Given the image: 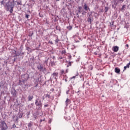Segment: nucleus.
<instances>
[{"label": "nucleus", "mask_w": 130, "mask_h": 130, "mask_svg": "<svg viewBox=\"0 0 130 130\" xmlns=\"http://www.w3.org/2000/svg\"><path fill=\"white\" fill-rule=\"evenodd\" d=\"M38 115L39 114L38 112H35L34 113H32V115L34 118H35V119H37Z\"/></svg>", "instance_id": "obj_21"}, {"label": "nucleus", "mask_w": 130, "mask_h": 130, "mask_svg": "<svg viewBox=\"0 0 130 130\" xmlns=\"http://www.w3.org/2000/svg\"><path fill=\"white\" fill-rule=\"evenodd\" d=\"M82 9V6L78 7V10H77V11L76 12V16H77V17H79V14H80V13H81Z\"/></svg>", "instance_id": "obj_10"}, {"label": "nucleus", "mask_w": 130, "mask_h": 130, "mask_svg": "<svg viewBox=\"0 0 130 130\" xmlns=\"http://www.w3.org/2000/svg\"><path fill=\"white\" fill-rule=\"evenodd\" d=\"M129 66H130V62L128 63L126 65V68H129Z\"/></svg>", "instance_id": "obj_44"}, {"label": "nucleus", "mask_w": 130, "mask_h": 130, "mask_svg": "<svg viewBox=\"0 0 130 130\" xmlns=\"http://www.w3.org/2000/svg\"><path fill=\"white\" fill-rule=\"evenodd\" d=\"M105 58H106V59H107V58H108V55H107V54H105Z\"/></svg>", "instance_id": "obj_52"}, {"label": "nucleus", "mask_w": 130, "mask_h": 130, "mask_svg": "<svg viewBox=\"0 0 130 130\" xmlns=\"http://www.w3.org/2000/svg\"><path fill=\"white\" fill-rule=\"evenodd\" d=\"M114 21H112V22H110V25L112 27L114 25Z\"/></svg>", "instance_id": "obj_37"}, {"label": "nucleus", "mask_w": 130, "mask_h": 130, "mask_svg": "<svg viewBox=\"0 0 130 130\" xmlns=\"http://www.w3.org/2000/svg\"><path fill=\"white\" fill-rule=\"evenodd\" d=\"M109 10V7H108V6H105L104 11H105V13H107Z\"/></svg>", "instance_id": "obj_29"}, {"label": "nucleus", "mask_w": 130, "mask_h": 130, "mask_svg": "<svg viewBox=\"0 0 130 130\" xmlns=\"http://www.w3.org/2000/svg\"><path fill=\"white\" fill-rule=\"evenodd\" d=\"M77 75H75V76H72V77H71V79H73V78H75V77H76Z\"/></svg>", "instance_id": "obj_55"}, {"label": "nucleus", "mask_w": 130, "mask_h": 130, "mask_svg": "<svg viewBox=\"0 0 130 130\" xmlns=\"http://www.w3.org/2000/svg\"><path fill=\"white\" fill-rule=\"evenodd\" d=\"M67 28L68 29V30H72L73 27L72 25H69V26H67Z\"/></svg>", "instance_id": "obj_31"}, {"label": "nucleus", "mask_w": 130, "mask_h": 130, "mask_svg": "<svg viewBox=\"0 0 130 130\" xmlns=\"http://www.w3.org/2000/svg\"><path fill=\"white\" fill-rule=\"evenodd\" d=\"M17 5H23V4H22V1L21 0H19L18 1V2H17Z\"/></svg>", "instance_id": "obj_35"}, {"label": "nucleus", "mask_w": 130, "mask_h": 130, "mask_svg": "<svg viewBox=\"0 0 130 130\" xmlns=\"http://www.w3.org/2000/svg\"><path fill=\"white\" fill-rule=\"evenodd\" d=\"M119 48L118 47V46H115L113 47L112 50L114 52H117L119 50Z\"/></svg>", "instance_id": "obj_17"}, {"label": "nucleus", "mask_w": 130, "mask_h": 130, "mask_svg": "<svg viewBox=\"0 0 130 130\" xmlns=\"http://www.w3.org/2000/svg\"><path fill=\"white\" fill-rule=\"evenodd\" d=\"M25 18H29V14H25Z\"/></svg>", "instance_id": "obj_48"}, {"label": "nucleus", "mask_w": 130, "mask_h": 130, "mask_svg": "<svg viewBox=\"0 0 130 130\" xmlns=\"http://www.w3.org/2000/svg\"><path fill=\"white\" fill-rule=\"evenodd\" d=\"M83 7L84 9V11H82V15H85V14H86V11H88V10L89 11H91L90 9L89 8V7L88 6H87V3H84Z\"/></svg>", "instance_id": "obj_7"}, {"label": "nucleus", "mask_w": 130, "mask_h": 130, "mask_svg": "<svg viewBox=\"0 0 130 130\" xmlns=\"http://www.w3.org/2000/svg\"><path fill=\"white\" fill-rule=\"evenodd\" d=\"M93 12L91 11L87 13V21L89 23V24H92V21H93V16L92 15Z\"/></svg>", "instance_id": "obj_6"}, {"label": "nucleus", "mask_w": 130, "mask_h": 130, "mask_svg": "<svg viewBox=\"0 0 130 130\" xmlns=\"http://www.w3.org/2000/svg\"><path fill=\"white\" fill-rule=\"evenodd\" d=\"M48 59H47L46 60H45L44 63H46V64H48Z\"/></svg>", "instance_id": "obj_50"}, {"label": "nucleus", "mask_w": 130, "mask_h": 130, "mask_svg": "<svg viewBox=\"0 0 130 130\" xmlns=\"http://www.w3.org/2000/svg\"><path fill=\"white\" fill-rule=\"evenodd\" d=\"M69 66H72V62H71V61H69L67 64V67H69Z\"/></svg>", "instance_id": "obj_36"}, {"label": "nucleus", "mask_w": 130, "mask_h": 130, "mask_svg": "<svg viewBox=\"0 0 130 130\" xmlns=\"http://www.w3.org/2000/svg\"><path fill=\"white\" fill-rule=\"evenodd\" d=\"M51 76L52 77H56V76H58V72H54L52 74Z\"/></svg>", "instance_id": "obj_24"}, {"label": "nucleus", "mask_w": 130, "mask_h": 130, "mask_svg": "<svg viewBox=\"0 0 130 130\" xmlns=\"http://www.w3.org/2000/svg\"><path fill=\"white\" fill-rule=\"evenodd\" d=\"M13 53L14 54L13 57L14 59H12V63H14L17 59L18 56H20L22 58H23L25 53L23 52V45H21L20 47V51H17V50H13Z\"/></svg>", "instance_id": "obj_3"}, {"label": "nucleus", "mask_w": 130, "mask_h": 130, "mask_svg": "<svg viewBox=\"0 0 130 130\" xmlns=\"http://www.w3.org/2000/svg\"><path fill=\"white\" fill-rule=\"evenodd\" d=\"M38 69L40 70V71H42L43 72H44V71H46V68H45V67H43L42 65H40V66H38Z\"/></svg>", "instance_id": "obj_11"}, {"label": "nucleus", "mask_w": 130, "mask_h": 130, "mask_svg": "<svg viewBox=\"0 0 130 130\" xmlns=\"http://www.w3.org/2000/svg\"><path fill=\"white\" fill-rule=\"evenodd\" d=\"M19 120V116H18H18L16 118V121H18Z\"/></svg>", "instance_id": "obj_58"}, {"label": "nucleus", "mask_w": 130, "mask_h": 130, "mask_svg": "<svg viewBox=\"0 0 130 130\" xmlns=\"http://www.w3.org/2000/svg\"><path fill=\"white\" fill-rule=\"evenodd\" d=\"M50 90H51V91H54V88H51Z\"/></svg>", "instance_id": "obj_61"}, {"label": "nucleus", "mask_w": 130, "mask_h": 130, "mask_svg": "<svg viewBox=\"0 0 130 130\" xmlns=\"http://www.w3.org/2000/svg\"><path fill=\"white\" fill-rule=\"evenodd\" d=\"M68 72H69V69H66L65 73H68Z\"/></svg>", "instance_id": "obj_54"}, {"label": "nucleus", "mask_w": 130, "mask_h": 130, "mask_svg": "<svg viewBox=\"0 0 130 130\" xmlns=\"http://www.w3.org/2000/svg\"><path fill=\"white\" fill-rule=\"evenodd\" d=\"M45 118H43V119L41 118L40 119V122L41 123V122H42L43 121H45Z\"/></svg>", "instance_id": "obj_40"}, {"label": "nucleus", "mask_w": 130, "mask_h": 130, "mask_svg": "<svg viewBox=\"0 0 130 130\" xmlns=\"http://www.w3.org/2000/svg\"><path fill=\"white\" fill-rule=\"evenodd\" d=\"M49 106V105L48 104H47L46 105H44V108H47V107H48Z\"/></svg>", "instance_id": "obj_42"}, {"label": "nucleus", "mask_w": 130, "mask_h": 130, "mask_svg": "<svg viewBox=\"0 0 130 130\" xmlns=\"http://www.w3.org/2000/svg\"><path fill=\"white\" fill-rule=\"evenodd\" d=\"M50 64L51 66H54V65H55L54 61H50Z\"/></svg>", "instance_id": "obj_33"}, {"label": "nucleus", "mask_w": 130, "mask_h": 130, "mask_svg": "<svg viewBox=\"0 0 130 130\" xmlns=\"http://www.w3.org/2000/svg\"><path fill=\"white\" fill-rule=\"evenodd\" d=\"M50 44H51V45H53V42L51 41H50L49 42Z\"/></svg>", "instance_id": "obj_59"}, {"label": "nucleus", "mask_w": 130, "mask_h": 130, "mask_svg": "<svg viewBox=\"0 0 130 130\" xmlns=\"http://www.w3.org/2000/svg\"><path fill=\"white\" fill-rule=\"evenodd\" d=\"M16 125L15 123H14L12 125V128H16Z\"/></svg>", "instance_id": "obj_38"}, {"label": "nucleus", "mask_w": 130, "mask_h": 130, "mask_svg": "<svg viewBox=\"0 0 130 130\" xmlns=\"http://www.w3.org/2000/svg\"><path fill=\"white\" fill-rule=\"evenodd\" d=\"M11 93L14 98H17V90L15 87H12L11 89Z\"/></svg>", "instance_id": "obj_8"}, {"label": "nucleus", "mask_w": 130, "mask_h": 130, "mask_svg": "<svg viewBox=\"0 0 130 130\" xmlns=\"http://www.w3.org/2000/svg\"><path fill=\"white\" fill-rule=\"evenodd\" d=\"M30 112H28L27 113V116H29V115H30Z\"/></svg>", "instance_id": "obj_62"}, {"label": "nucleus", "mask_w": 130, "mask_h": 130, "mask_svg": "<svg viewBox=\"0 0 130 130\" xmlns=\"http://www.w3.org/2000/svg\"><path fill=\"white\" fill-rule=\"evenodd\" d=\"M21 101L22 103H25L26 101V97L23 94L21 96Z\"/></svg>", "instance_id": "obj_18"}, {"label": "nucleus", "mask_w": 130, "mask_h": 130, "mask_svg": "<svg viewBox=\"0 0 130 130\" xmlns=\"http://www.w3.org/2000/svg\"><path fill=\"white\" fill-rule=\"evenodd\" d=\"M35 105L36 106L37 110H42V102L41 99L37 98L35 100Z\"/></svg>", "instance_id": "obj_4"}, {"label": "nucleus", "mask_w": 130, "mask_h": 130, "mask_svg": "<svg viewBox=\"0 0 130 130\" xmlns=\"http://www.w3.org/2000/svg\"><path fill=\"white\" fill-rule=\"evenodd\" d=\"M31 1H32V2H35V0H31Z\"/></svg>", "instance_id": "obj_64"}, {"label": "nucleus", "mask_w": 130, "mask_h": 130, "mask_svg": "<svg viewBox=\"0 0 130 130\" xmlns=\"http://www.w3.org/2000/svg\"><path fill=\"white\" fill-rule=\"evenodd\" d=\"M118 4V0H114L113 1V4L112 5L113 7H115L116 8V6H117Z\"/></svg>", "instance_id": "obj_15"}, {"label": "nucleus", "mask_w": 130, "mask_h": 130, "mask_svg": "<svg viewBox=\"0 0 130 130\" xmlns=\"http://www.w3.org/2000/svg\"><path fill=\"white\" fill-rule=\"evenodd\" d=\"M126 49H128L129 45L128 44H126Z\"/></svg>", "instance_id": "obj_53"}, {"label": "nucleus", "mask_w": 130, "mask_h": 130, "mask_svg": "<svg viewBox=\"0 0 130 130\" xmlns=\"http://www.w3.org/2000/svg\"><path fill=\"white\" fill-rule=\"evenodd\" d=\"M23 112L19 111L18 112V117L19 118H22L23 117Z\"/></svg>", "instance_id": "obj_25"}, {"label": "nucleus", "mask_w": 130, "mask_h": 130, "mask_svg": "<svg viewBox=\"0 0 130 130\" xmlns=\"http://www.w3.org/2000/svg\"><path fill=\"white\" fill-rule=\"evenodd\" d=\"M28 102L32 101L34 99V95L32 94H29L28 95Z\"/></svg>", "instance_id": "obj_16"}, {"label": "nucleus", "mask_w": 130, "mask_h": 130, "mask_svg": "<svg viewBox=\"0 0 130 130\" xmlns=\"http://www.w3.org/2000/svg\"><path fill=\"white\" fill-rule=\"evenodd\" d=\"M82 77H83V80H84V77H83V76H82V75H81L80 76V78H82Z\"/></svg>", "instance_id": "obj_60"}, {"label": "nucleus", "mask_w": 130, "mask_h": 130, "mask_svg": "<svg viewBox=\"0 0 130 130\" xmlns=\"http://www.w3.org/2000/svg\"><path fill=\"white\" fill-rule=\"evenodd\" d=\"M55 28L56 30H59V31H61V28L59 25H56Z\"/></svg>", "instance_id": "obj_26"}, {"label": "nucleus", "mask_w": 130, "mask_h": 130, "mask_svg": "<svg viewBox=\"0 0 130 130\" xmlns=\"http://www.w3.org/2000/svg\"><path fill=\"white\" fill-rule=\"evenodd\" d=\"M30 60H31L32 61H34L35 59L34 57H32V58H30Z\"/></svg>", "instance_id": "obj_45"}, {"label": "nucleus", "mask_w": 130, "mask_h": 130, "mask_svg": "<svg viewBox=\"0 0 130 130\" xmlns=\"http://www.w3.org/2000/svg\"><path fill=\"white\" fill-rule=\"evenodd\" d=\"M2 0L1 1V5H3L5 9L7 11H10V13L12 14L14 8L15 7V0L11 1V0Z\"/></svg>", "instance_id": "obj_1"}, {"label": "nucleus", "mask_w": 130, "mask_h": 130, "mask_svg": "<svg viewBox=\"0 0 130 130\" xmlns=\"http://www.w3.org/2000/svg\"><path fill=\"white\" fill-rule=\"evenodd\" d=\"M0 128L1 130H7L8 129V126L5 120L0 121Z\"/></svg>", "instance_id": "obj_5"}, {"label": "nucleus", "mask_w": 130, "mask_h": 130, "mask_svg": "<svg viewBox=\"0 0 130 130\" xmlns=\"http://www.w3.org/2000/svg\"><path fill=\"white\" fill-rule=\"evenodd\" d=\"M65 73H66V72H65L64 70H61L60 73H61V75H62V74H63Z\"/></svg>", "instance_id": "obj_43"}, {"label": "nucleus", "mask_w": 130, "mask_h": 130, "mask_svg": "<svg viewBox=\"0 0 130 130\" xmlns=\"http://www.w3.org/2000/svg\"><path fill=\"white\" fill-rule=\"evenodd\" d=\"M29 78V75L28 73H24L20 76V78L19 79L18 84L20 85L22 88H28V84L27 83Z\"/></svg>", "instance_id": "obj_2"}, {"label": "nucleus", "mask_w": 130, "mask_h": 130, "mask_svg": "<svg viewBox=\"0 0 130 130\" xmlns=\"http://www.w3.org/2000/svg\"><path fill=\"white\" fill-rule=\"evenodd\" d=\"M94 55H98L97 52H94Z\"/></svg>", "instance_id": "obj_63"}, {"label": "nucleus", "mask_w": 130, "mask_h": 130, "mask_svg": "<svg viewBox=\"0 0 130 130\" xmlns=\"http://www.w3.org/2000/svg\"><path fill=\"white\" fill-rule=\"evenodd\" d=\"M33 35H34V31H29V34H28V37H30L31 38Z\"/></svg>", "instance_id": "obj_30"}, {"label": "nucleus", "mask_w": 130, "mask_h": 130, "mask_svg": "<svg viewBox=\"0 0 130 130\" xmlns=\"http://www.w3.org/2000/svg\"><path fill=\"white\" fill-rule=\"evenodd\" d=\"M117 83V80L116 79H111L110 81V84H112V85H115Z\"/></svg>", "instance_id": "obj_12"}, {"label": "nucleus", "mask_w": 130, "mask_h": 130, "mask_svg": "<svg viewBox=\"0 0 130 130\" xmlns=\"http://www.w3.org/2000/svg\"><path fill=\"white\" fill-rule=\"evenodd\" d=\"M76 46L73 45L72 49H76Z\"/></svg>", "instance_id": "obj_57"}, {"label": "nucleus", "mask_w": 130, "mask_h": 130, "mask_svg": "<svg viewBox=\"0 0 130 130\" xmlns=\"http://www.w3.org/2000/svg\"><path fill=\"white\" fill-rule=\"evenodd\" d=\"M72 58V55H68V59H71Z\"/></svg>", "instance_id": "obj_49"}, {"label": "nucleus", "mask_w": 130, "mask_h": 130, "mask_svg": "<svg viewBox=\"0 0 130 130\" xmlns=\"http://www.w3.org/2000/svg\"><path fill=\"white\" fill-rule=\"evenodd\" d=\"M126 68H127V65L124 67V70H126Z\"/></svg>", "instance_id": "obj_56"}, {"label": "nucleus", "mask_w": 130, "mask_h": 130, "mask_svg": "<svg viewBox=\"0 0 130 130\" xmlns=\"http://www.w3.org/2000/svg\"><path fill=\"white\" fill-rule=\"evenodd\" d=\"M124 0H118V4L119 3H122L123 2H124Z\"/></svg>", "instance_id": "obj_39"}, {"label": "nucleus", "mask_w": 130, "mask_h": 130, "mask_svg": "<svg viewBox=\"0 0 130 130\" xmlns=\"http://www.w3.org/2000/svg\"><path fill=\"white\" fill-rule=\"evenodd\" d=\"M45 98H47L48 99H51L52 95H51V92H49L48 93H47L45 94Z\"/></svg>", "instance_id": "obj_19"}, {"label": "nucleus", "mask_w": 130, "mask_h": 130, "mask_svg": "<svg viewBox=\"0 0 130 130\" xmlns=\"http://www.w3.org/2000/svg\"><path fill=\"white\" fill-rule=\"evenodd\" d=\"M34 106V103H31L29 105L27 106L28 109H32Z\"/></svg>", "instance_id": "obj_23"}, {"label": "nucleus", "mask_w": 130, "mask_h": 130, "mask_svg": "<svg viewBox=\"0 0 130 130\" xmlns=\"http://www.w3.org/2000/svg\"><path fill=\"white\" fill-rule=\"evenodd\" d=\"M86 82H85V84L86 85H89V81H86Z\"/></svg>", "instance_id": "obj_47"}, {"label": "nucleus", "mask_w": 130, "mask_h": 130, "mask_svg": "<svg viewBox=\"0 0 130 130\" xmlns=\"http://www.w3.org/2000/svg\"><path fill=\"white\" fill-rule=\"evenodd\" d=\"M126 8V5H122L121 8L120 9V11H121V12H124L125 11Z\"/></svg>", "instance_id": "obj_14"}, {"label": "nucleus", "mask_w": 130, "mask_h": 130, "mask_svg": "<svg viewBox=\"0 0 130 130\" xmlns=\"http://www.w3.org/2000/svg\"><path fill=\"white\" fill-rule=\"evenodd\" d=\"M34 125V122L32 121H30L27 124V126L29 129H31Z\"/></svg>", "instance_id": "obj_13"}, {"label": "nucleus", "mask_w": 130, "mask_h": 130, "mask_svg": "<svg viewBox=\"0 0 130 130\" xmlns=\"http://www.w3.org/2000/svg\"><path fill=\"white\" fill-rule=\"evenodd\" d=\"M81 92V90H78V91H75V92H77L78 95H79V93Z\"/></svg>", "instance_id": "obj_51"}, {"label": "nucleus", "mask_w": 130, "mask_h": 130, "mask_svg": "<svg viewBox=\"0 0 130 130\" xmlns=\"http://www.w3.org/2000/svg\"><path fill=\"white\" fill-rule=\"evenodd\" d=\"M65 53H66V50H63L62 51V54H65Z\"/></svg>", "instance_id": "obj_46"}, {"label": "nucleus", "mask_w": 130, "mask_h": 130, "mask_svg": "<svg viewBox=\"0 0 130 130\" xmlns=\"http://www.w3.org/2000/svg\"><path fill=\"white\" fill-rule=\"evenodd\" d=\"M70 103H71V101H70V99H68V98H67V99H66V101H65V104H66L67 107L68 106V105H69V104H70Z\"/></svg>", "instance_id": "obj_22"}, {"label": "nucleus", "mask_w": 130, "mask_h": 130, "mask_svg": "<svg viewBox=\"0 0 130 130\" xmlns=\"http://www.w3.org/2000/svg\"><path fill=\"white\" fill-rule=\"evenodd\" d=\"M42 80L41 77H39L38 79H36V81L34 82L35 87H37L39 85V82H41Z\"/></svg>", "instance_id": "obj_9"}, {"label": "nucleus", "mask_w": 130, "mask_h": 130, "mask_svg": "<svg viewBox=\"0 0 130 130\" xmlns=\"http://www.w3.org/2000/svg\"><path fill=\"white\" fill-rule=\"evenodd\" d=\"M26 49L27 51H28V52H32V49H31V48H30L29 47H26Z\"/></svg>", "instance_id": "obj_32"}, {"label": "nucleus", "mask_w": 130, "mask_h": 130, "mask_svg": "<svg viewBox=\"0 0 130 130\" xmlns=\"http://www.w3.org/2000/svg\"><path fill=\"white\" fill-rule=\"evenodd\" d=\"M115 72H116V73L120 74V68H118V67H116L115 68Z\"/></svg>", "instance_id": "obj_20"}, {"label": "nucleus", "mask_w": 130, "mask_h": 130, "mask_svg": "<svg viewBox=\"0 0 130 130\" xmlns=\"http://www.w3.org/2000/svg\"><path fill=\"white\" fill-rule=\"evenodd\" d=\"M59 42H60V40L59 39H58V37H57V38L55 40V44H58V43H59Z\"/></svg>", "instance_id": "obj_34"}, {"label": "nucleus", "mask_w": 130, "mask_h": 130, "mask_svg": "<svg viewBox=\"0 0 130 130\" xmlns=\"http://www.w3.org/2000/svg\"><path fill=\"white\" fill-rule=\"evenodd\" d=\"M63 80H65L66 82L68 81V76L67 75H64L63 77Z\"/></svg>", "instance_id": "obj_28"}, {"label": "nucleus", "mask_w": 130, "mask_h": 130, "mask_svg": "<svg viewBox=\"0 0 130 130\" xmlns=\"http://www.w3.org/2000/svg\"><path fill=\"white\" fill-rule=\"evenodd\" d=\"M58 60H60V62H62V63H63L64 61V60H63V58L62 56H60L58 58Z\"/></svg>", "instance_id": "obj_27"}, {"label": "nucleus", "mask_w": 130, "mask_h": 130, "mask_svg": "<svg viewBox=\"0 0 130 130\" xmlns=\"http://www.w3.org/2000/svg\"><path fill=\"white\" fill-rule=\"evenodd\" d=\"M86 80H85V81H84V83H83V85H82L83 88H84V87H85V84H86Z\"/></svg>", "instance_id": "obj_41"}]
</instances>
